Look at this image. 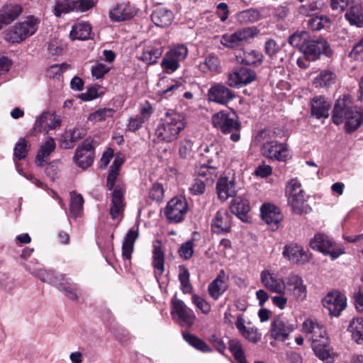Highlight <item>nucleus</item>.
Segmentation results:
<instances>
[{"mask_svg": "<svg viewBox=\"0 0 363 363\" xmlns=\"http://www.w3.org/2000/svg\"><path fill=\"white\" fill-rule=\"evenodd\" d=\"M332 119L336 125L345 121L346 132L352 133L363 123V109L354 106L350 96L344 95L335 101Z\"/></svg>", "mask_w": 363, "mask_h": 363, "instance_id": "obj_1", "label": "nucleus"}, {"mask_svg": "<svg viewBox=\"0 0 363 363\" xmlns=\"http://www.w3.org/2000/svg\"><path fill=\"white\" fill-rule=\"evenodd\" d=\"M279 130L264 128L257 133L256 140L261 144L260 152L264 157L274 161H285L288 157V148L285 143L276 138Z\"/></svg>", "mask_w": 363, "mask_h": 363, "instance_id": "obj_2", "label": "nucleus"}, {"mask_svg": "<svg viewBox=\"0 0 363 363\" xmlns=\"http://www.w3.org/2000/svg\"><path fill=\"white\" fill-rule=\"evenodd\" d=\"M185 126V118L182 114L167 112L157 125L155 135L160 141L170 143L177 138Z\"/></svg>", "mask_w": 363, "mask_h": 363, "instance_id": "obj_3", "label": "nucleus"}, {"mask_svg": "<svg viewBox=\"0 0 363 363\" xmlns=\"http://www.w3.org/2000/svg\"><path fill=\"white\" fill-rule=\"evenodd\" d=\"M211 121L214 128L223 134H230V140L238 142L240 138V122L235 112L220 111L212 116Z\"/></svg>", "mask_w": 363, "mask_h": 363, "instance_id": "obj_4", "label": "nucleus"}, {"mask_svg": "<svg viewBox=\"0 0 363 363\" xmlns=\"http://www.w3.org/2000/svg\"><path fill=\"white\" fill-rule=\"evenodd\" d=\"M39 20L31 16L26 21L17 23L5 32V40L11 43H20L38 30Z\"/></svg>", "mask_w": 363, "mask_h": 363, "instance_id": "obj_5", "label": "nucleus"}, {"mask_svg": "<svg viewBox=\"0 0 363 363\" xmlns=\"http://www.w3.org/2000/svg\"><path fill=\"white\" fill-rule=\"evenodd\" d=\"M118 174V172L110 169L107 177V188L110 191L113 190L111 194V206L110 208V215L112 219L118 218L123 213L125 207V189L120 185L114 187Z\"/></svg>", "mask_w": 363, "mask_h": 363, "instance_id": "obj_6", "label": "nucleus"}, {"mask_svg": "<svg viewBox=\"0 0 363 363\" xmlns=\"http://www.w3.org/2000/svg\"><path fill=\"white\" fill-rule=\"evenodd\" d=\"M189 54V50L184 44H176L169 48L162 58L160 66L162 71L168 74L176 72L184 62Z\"/></svg>", "mask_w": 363, "mask_h": 363, "instance_id": "obj_7", "label": "nucleus"}, {"mask_svg": "<svg viewBox=\"0 0 363 363\" xmlns=\"http://www.w3.org/2000/svg\"><path fill=\"white\" fill-rule=\"evenodd\" d=\"M310 246L312 249L330 256L332 259H335L345 253L344 248L323 233L315 234L310 241Z\"/></svg>", "mask_w": 363, "mask_h": 363, "instance_id": "obj_8", "label": "nucleus"}, {"mask_svg": "<svg viewBox=\"0 0 363 363\" xmlns=\"http://www.w3.org/2000/svg\"><path fill=\"white\" fill-rule=\"evenodd\" d=\"M171 314L173 320L182 327H191L196 319L192 309L189 308L183 301L177 298H174L172 301Z\"/></svg>", "mask_w": 363, "mask_h": 363, "instance_id": "obj_9", "label": "nucleus"}, {"mask_svg": "<svg viewBox=\"0 0 363 363\" xmlns=\"http://www.w3.org/2000/svg\"><path fill=\"white\" fill-rule=\"evenodd\" d=\"M188 211V204L183 197H174L168 201L164 209V214L169 223L182 222Z\"/></svg>", "mask_w": 363, "mask_h": 363, "instance_id": "obj_10", "label": "nucleus"}, {"mask_svg": "<svg viewBox=\"0 0 363 363\" xmlns=\"http://www.w3.org/2000/svg\"><path fill=\"white\" fill-rule=\"evenodd\" d=\"M301 52L309 61L316 60L322 54L326 56H330L331 54L329 44L322 38L312 39L309 38L305 45L302 47Z\"/></svg>", "mask_w": 363, "mask_h": 363, "instance_id": "obj_11", "label": "nucleus"}, {"mask_svg": "<svg viewBox=\"0 0 363 363\" xmlns=\"http://www.w3.org/2000/svg\"><path fill=\"white\" fill-rule=\"evenodd\" d=\"M286 291L296 301L301 302L306 298L307 287L303 279L295 274H290L286 278Z\"/></svg>", "mask_w": 363, "mask_h": 363, "instance_id": "obj_12", "label": "nucleus"}, {"mask_svg": "<svg viewBox=\"0 0 363 363\" xmlns=\"http://www.w3.org/2000/svg\"><path fill=\"white\" fill-rule=\"evenodd\" d=\"M94 158V148L92 145V141L90 139H86L83 143L76 149L74 160L78 167L85 169L92 164Z\"/></svg>", "mask_w": 363, "mask_h": 363, "instance_id": "obj_13", "label": "nucleus"}, {"mask_svg": "<svg viewBox=\"0 0 363 363\" xmlns=\"http://www.w3.org/2000/svg\"><path fill=\"white\" fill-rule=\"evenodd\" d=\"M260 281L263 286L271 292L278 294H285L286 282L274 272L269 269L263 270L260 274Z\"/></svg>", "mask_w": 363, "mask_h": 363, "instance_id": "obj_14", "label": "nucleus"}, {"mask_svg": "<svg viewBox=\"0 0 363 363\" xmlns=\"http://www.w3.org/2000/svg\"><path fill=\"white\" fill-rule=\"evenodd\" d=\"M207 96L209 101L220 105H227L235 97L234 92L221 83L213 84Z\"/></svg>", "mask_w": 363, "mask_h": 363, "instance_id": "obj_15", "label": "nucleus"}, {"mask_svg": "<svg viewBox=\"0 0 363 363\" xmlns=\"http://www.w3.org/2000/svg\"><path fill=\"white\" fill-rule=\"evenodd\" d=\"M323 304L331 315L338 316L347 306V298L339 291H333L325 296Z\"/></svg>", "mask_w": 363, "mask_h": 363, "instance_id": "obj_16", "label": "nucleus"}, {"mask_svg": "<svg viewBox=\"0 0 363 363\" xmlns=\"http://www.w3.org/2000/svg\"><path fill=\"white\" fill-rule=\"evenodd\" d=\"M256 78L257 74L255 71L241 67L228 74L227 83L231 87H238L254 82Z\"/></svg>", "mask_w": 363, "mask_h": 363, "instance_id": "obj_17", "label": "nucleus"}, {"mask_svg": "<svg viewBox=\"0 0 363 363\" xmlns=\"http://www.w3.org/2000/svg\"><path fill=\"white\" fill-rule=\"evenodd\" d=\"M232 216L228 210L219 209L212 219L211 227L213 233L225 235L230 231Z\"/></svg>", "mask_w": 363, "mask_h": 363, "instance_id": "obj_18", "label": "nucleus"}, {"mask_svg": "<svg viewBox=\"0 0 363 363\" xmlns=\"http://www.w3.org/2000/svg\"><path fill=\"white\" fill-rule=\"evenodd\" d=\"M262 219L269 228L274 231L278 229L279 225L282 220V215L279 208L269 203L263 204L260 208Z\"/></svg>", "mask_w": 363, "mask_h": 363, "instance_id": "obj_19", "label": "nucleus"}, {"mask_svg": "<svg viewBox=\"0 0 363 363\" xmlns=\"http://www.w3.org/2000/svg\"><path fill=\"white\" fill-rule=\"evenodd\" d=\"M23 12L20 4L9 3L0 9V30L16 20Z\"/></svg>", "mask_w": 363, "mask_h": 363, "instance_id": "obj_20", "label": "nucleus"}, {"mask_svg": "<svg viewBox=\"0 0 363 363\" xmlns=\"http://www.w3.org/2000/svg\"><path fill=\"white\" fill-rule=\"evenodd\" d=\"M135 14V9L128 2L118 4L109 11V17L114 22L130 20Z\"/></svg>", "mask_w": 363, "mask_h": 363, "instance_id": "obj_21", "label": "nucleus"}, {"mask_svg": "<svg viewBox=\"0 0 363 363\" xmlns=\"http://www.w3.org/2000/svg\"><path fill=\"white\" fill-rule=\"evenodd\" d=\"M294 325L281 318L274 320L271 326L272 337L277 340L284 341L294 330Z\"/></svg>", "mask_w": 363, "mask_h": 363, "instance_id": "obj_22", "label": "nucleus"}, {"mask_svg": "<svg viewBox=\"0 0 363 363\" xmlns=\"http://www.w3.org/2000/svg\"><path fill=\"white\" fill-rule=\"evenodd\" d=\"M303 330L311 340L312 343L315 340L320 341L323 338H328L325 328L316 320H306L303 323Z\"/></svg>", "mask_w": 363, "mask_h": 363, "instance_id": "obj_23", "label": "nucleus"}, {"mask_svg": "<svg viewBox=\"0 0 363 363\" xmlns=\"http://www.w3.org/2000/svg\"><path fill=\"white\" fill-rule=\"evenodd\" d=\"M216 190L218 198L225 201L229 197H233L236 195L238 186L233 178L221 177L217 182Z\"/></svg>", "mask_w": 363, "mask_h": 363, "instance_id": "obj_24", "label": "nucleus"}, {"mask_svg": "<svg viewBox=\"0 0 363 363\" xmlns=\"http://www.w3.org/2000/svg\"><path fill=\"white\" fill-rule=\"evenodd\" d=\"M227 277L224 270H220L216 279L211 281L208 286V291L210 296L218 300L219 297L228 289Z\"/></svg>", "mask_w": 363, "mask_h": 363, "instance_id": "obj_25", "label": "nucleus"}, {"mask_svg": "<svg viewBox=\"0 0 363 363\" xmlns=\"http://www.w3.org/2000/svg\"><path fill=\"white\" fill-rule=\"evenodd\" d=\"M138 230L130 229L127 233L122 245V256L125 267L130 265L131 255L134 250L135 242L138 238Z\"/></svg>", "mask_w": 363, "mask_h": 363, "instance_id": "obj_26", "label": "nucleus"}, {"mask_svg": "<svg viewBox=\"0 0 363 363\" xmlns=\"http://www.w3.org/2000/svg\"><path fill=\"white\" fill-rule=\"evenodd\" d=\"M330 103L324 96H318L313 98L311 102V115L317 119L329 116Z\"/></svg>", "mask_w": 363, "mask_h": 363, "instance_id": "obj_27", "label": "nucleus"}, {"mask_svg": "<svg viewBox=\"0 0 363 363\" xmlns=\"http://www.w3.org/2000/svg\"><path fill=\"white\" fill-rule=\"evenodd\" d=\"M26 269L29 270L33 276L38 277L42 281L50 284L55 287L60 285V281H63L65 279V274L54 271L44 269H38L30 271L29 268L27 267Z\"/></svg>", "mask_w": 363, "mask_h": 363, "instance_id": "obj_28", "label": "nucleus"}, {"mask_svg": "<svg viewBox=\"0 0 363 363\" xmlns=\"http://www.w3.org/2000/svg\"><path fill=\"white\" fill-rule=\"evenodd\" d=\"M283 255L290 261L299 264H304L310 260V255L298 246L286 245L283 251Z\"/></svg>", "mask_w": 363, "mask_h": 363, "instance_id": "obj_29", "label": "nucleus"}, {"mask_svg": "<svg viewBox=\"0 0 363 363\" xmlns=\"http://www.w3.org/2000/svg\"><path fill=\"white\" fill-rule=\"evenodd\" d=\"M236 57L238 61L242 65L258 67L262 63L264 56L258 50L246 49L242 50L236 55Z\"/></svg>", "mask_w": 363, "mask_h": 363, "instance_id": "obj_30", "label": "nucleus"}, {"mask_svg": "<svg viewBox=\"0 0 363 363\" xmlns=\"http://www.w3.org/2000/svg\"><path fill=\"white\" fill-rule=\"evenodd\" d=\"M315 356L322 361L328 363L333 362V356L329 344L328 338H323L320 341L315 340L311 344Z\"/></svg>", "mask_w": 363, "mask_h": 363, "instance_id": "obj_31", "label": "nucleus"}, {"mask_svg": "<svg viewBox=\"0 0 363 363\" xmlns=\"http://www.w3.org/2000/svg\"><path fill=\"white\" fill-rule=\"evenodd\" d=\"M86 130L82 128L75 127L67 130L62 135V146L65 149H71L74 147V144L79 140L86 135Z\"/></svg>", "mask_w": 363, "mask_h": 363, "instance_id": "obj_32", "label": "nucleus"}, {"mask_svg": "<svg viewBox=\"0 0 363 363\" xmlns=\"http://www.w3.org/2000/svg\"><path fill=\"white\" fill-rule=\"evenodd\" d=\"M152 265L155 269V277L159 282L164 272V254L159 242L153 245Z\"/></svg>", "mask_w": 363, "mask_h": 363, "instance_id": "obj_33", "label": "nucleus"}, {"mask_svg": "<svg viewBox=\"0 0 363 363\" xmlns=\"http://www.w3.org/2000/svg\"><path fill=\"white\" fill-rule=\"evenodd\" d=\"M162 52L163 48L162 46L148 45L143 48L138 58L147 65H152L157 62Z\"/></svg>", "mask_w": 363, "mask_h": 363, "instance_id": "obj_34", "label": "nucleus"}, {"mask_svg": "<svg viewBox=\"0 0 363 363\" xmlns=\"http://www.w3.org/2000/svg\"><path fill=\"white\" fill-rule=\"evenodd\" d=\"M232 213L237 216L241 220L246 221L247 220V213L250 210V202L247 199L237 197L233 199L230 206Z\"/></svg>", "mask_w": 363, "mask_h": 363, "instance_id": "obj_35", "label": "nucleus"}, {"mask_svg": "<svg viewBox=\"0 0 363 363\" xmlns=\"http://www.w3.org/2000/svg\"><path fill=\"white\" fill-rule=\"evenodd\" d=\"M152 22L158 27L169 26L173 20V13L166 8H157L151 15Z\"/></svg>", "mask_w": 363, "mask_h": 363, "instance_id": "obj_36", "label": "nucleus"}, {"mask_svg": "<svg viewBox=\"0 0 363 363\" xmlns=\"http://www.w3.org/2000/svg\"><path fill=\"white\" fill-rule=\"evenodd\" d=\"M56 148V143L55 139L52 137L48 139L41 145L35 158V162L38 167L44 165L45 162L48 160L50 154L54 152Z\"/></svg>", "mask_w": 363, "mask_h": 363, "instance_id": "obj_37", "label": "nucleus"}, {"mask_svg": "<svg viewBox=\"0 0 363 363\" xmlns=\"http://www.w3.org/2000/svg\"><path fill=\"white\" fill-rule=\"evenodd\" d=\"M91 26L86 22L75 23L70 31L69 36L72 40H85L91 38Z\"/></svg>", "mask_w": 363, "mask_h": 363, "instance_id": "obj_38", "label": "nucleus"}, {"mask_svg": "<svg viewBox=\"0 0 363 363\" xmlns=\"http://www.w3.org/2000/svg\"><path fill=\"white\" fill-rule=\"evenodd\" d=\"M345 17L351 26L357 28L363 27V8L361 5L350 6L345 13Z\"/></svg>", "mask_w": 363, "mask_h": 363, "instance_id": "obj_39", "label": "nucleus"}, {"mask_svg": "<svg viewBox=\"0 0 363 363\" xmlns=\"http://www.w3.org/2000/svg\"><path fill=\"white\" fill-rule=\"evenodd\" d=\"M347 330L351 333L352 339L357 344H363V318L357 317L350 321Z\"/></svg>", "mask_w": 363, "mask_h": 363, "instance_id": "obj_40", "label": "nucleus"}, {"mask_svg": "<svg viewBox=\"0 0 363 363\" xmlns=\"http://www.w3.org/2000/svg\"><path fill=\"white\" fill-rule=\"evenodd\" d=\"M60 282L61 284L57 286L56 288L61 291L68 298L77 301L79 299V289L77 284L72 282L71 279L66 275L65 280L60 281Z\"/></svg>", "mask_w": 363, "mask_h": 363, "instance_id": "obj_41", "label": "nucleus"}, {"mask_svg": "<svg viewBox=\"0 0 363 363\" xmlns=\"http://www.w3.org/2000/svg\"><path fill=\"white\" fill-rule=\"evenodd\" d=\"M262 18L261 12L257 9H248L238 12L235 19L241 24L253 23Z\"/></svg>", "mask_w": 363, "mask_h": 363, "instance_id": "obj_42", "label": "nucleus"}, {"mask_svg": "<svg viewBox=\"0 0 363 363\" xmlns=\"http://www.w3.org/2000/svg\"><path fill=\"white\" fill-rule=\"evenodd\" d=\"M288 202L294 213L301 215L308 213V207L305 203L304 194L288 196Z\"/></svg>", "mask_w": 363, "mask_h": 363, "instance_id": "obj_43", "label": "nucleus"}, {"mask_svg": "<svg viewBox=\"0 0 363 363\" xmlns=\"http://www.w3.org/2000/svg\"><path fill=\"white\" fill-rule=\"evenodd\" d=\"M183 337L191 347L201 352L210 353L213 352V349L206 342L195 335L183 333Z\"/></svg>", "mask_w": 363, "mask_h": 363, "instance_id": "obj_44", "label": "nucleus"}, {"mask_svg": "<svg viewBox=\"0 0 363 363\" xmlns=\"http://www.w3.org/2000/svg\"><path fill=\"white\" fill-rule=\"evenodd\" d=\"M199 67L204 73L208 72L216 73L219 72L221 69L220 60L215 55H209L206 57L204 62L199 64Z\"/></svg>", "mask_w": 363, "mask_h": 363, "instance_id": "obj_45", "label": "nucleus"}, {"mask_svg": "<svg viewBox=\"0 0 363 363\" xmlns=\"http://www.w3.org/2000/svg\"><path fill=\"white\" fill-rule=\"evenodd\" d=\"M330 25V18L324 15L312 17L307 21L308 28L314 31L329 28Z\"/></svg>", "mask_w": 363, "mask_h": 363, "instance_id": "obj_46", "label": "nucleus"}, {"mask_svg": "<svg viewBox=\"0 0 363 363\" xmlns=\"http://www.w3.org/2000/svg\"><path fill=\"white\" fill-rule=\"evenodd\" d=\"M196 174L199 177L204 178L206 181H213L218 176L217 167L211 164L200 165L196 169Z\"/></svg>", "mask_w": 363, "mask_h": 363, "instance_id": "obj_47", "label": "nucleus"}, {"mask_svg": "<svg viewBox=\"0 0 363 363\" xmlns=\"http://www.w3.org/2000/svg\"><path fill=\"white\" fill-rule=\"evenodd\" d=\"M258 33L259 30L257 28L252 26L238 30L234 33L236 37L238 46H240L242 43L247 42L255 38L258 34Z\"/></svg>", "mask_w": 363, "mask_h": 363, "instance_id": "obj_48", "label": "nucleus"}, {"mask_svg": "<svg viewBox=\"0 0 363 363\" xmlns=\"http://www.w3.org/2000/svg\"><path fill=\"white\" fill-rule=\"evenodd\" d=\"M335 81V74L330 70L325 69L315 78L313 84L316 87L329 86L334 84Z\"/></svg>", "mask_w": 363, "mask_h": 363, "instance_id": "obj_49", "label": "nucleus"}, {"mask_svg": "<svg viewBox=\"0 0 363 363\" xmlns=\"http://www.w3.org/2000/svg\"><path fill=\"white\" fill-rule=\"evenodd\" d=\"M310 36L308 32L304 30H298L291 34L288 40V43L294 48H298L300 51L302 47L308 40Z\"/></svg>", "mask_w": 363, "mask_h": 363, "instance_id": "obj_50", "label": "nucleus"}, {"mask_svg": "<svg viewBox=\"0 0 363 363\" xmlns=\"http://www.w3.org/2000/svg\"><path fill=\"white\" fill-rule=\"evenodd\" d=\"M194 237L186 242L182 243L179 249V256L185 260L191 258L194 254V242L196 240V235H199L197 232H194Z\"/></svg>", "mask_w": 363, "mask_h": 363, "instance_id": "obj_51", "label": "nucleus"}, {"mask_svg": "<svg viewBox=\"0 0 363 363\" xmlns=\"http://www.w3.org/2000/svg\"><path fill=\"white\" fill-rule=\"evenodd\" d=\"M189 277V270L184 266H180L178 279L181 284L180 289L184 294H190L192 291L193 287L190 283Z\"/></svg>", "mask_w": 363, "mask_h": 363, "instance_id": "obj_52", "label": "nucleus"}, {"mask_svg": "<svg viewBox=\"0 0 363 363\" xmlns=\"http://www.w3.org/2000/svg\"><path fill=\"white\" fill-rule=\"evenodd\" d=\"M84 199L80 194L71 193L70 213L75 218L78 217L83 209Z\"/></svg>", "mask_w": 363, "mask_h": 363, "instance_id": "obj_53", "label": "nucleus"}, {"mask_svg": "<svg viewBox=\"0 0 363 363\" xmlns=\"http://www.w3.org/2000/svg\"><path fill=\"white\" fill-rule=\"evenodd\" d=\"M229 350L239 363H247L240 342L235 340L229 342Z\"/></svg>", "mask_w": 363, "mask_h": 363, "instance_id": "obj_54", "label": "nucleus"}, {"mask_svg": "<svg viewBox=\"0 0 363 363\" xmlns=\"http://www.w3.org/2000/svg\"><path fill=\"white\" fill-rule=\"evenodd\" d=\"M74 11L73 0H57L55 6V15L57 17L62 13Z\"/></svg>", "mask_w": 363, "mask_h": 363, "instance_id": "obj_55", "label": "nucleus"}, {"mask_svg": "<svg viewBox=\"0 0 363 363\" xmlns=\"http://www.w3.org/2000/svg\"><path fill=\"white\" fill-rule=\"evenodd\" d=\"M103 94V87L95 85L89 88L86 92L80 94L79 98L84 101H89L99 98Z\"/></svg>", "mask_w": 363, "mask_h": 363, "instance_id": "obj_56", "label": "nucleus"}, {"mask_svg": "<svg viewBox=\"0 0 363 363\" xmlns=\"http://www.w3.org/2000/svg\"><path fill=\"white\" fill-rule=\"evenodd\" d=\"M202 157L208 164H212L218 158V147L215 145H206L201 152Z\"/></svg>", "mask_w": 363, "mask_h": 363, "instance_id": "obj_57", "label": "nucleus"}, {"mask_svg": "<svg viewBox=\"0 0 363 363\" xmlns=\"http://www.w3.org/2000/svg\"><path fill=\"white\" fill-rule=\"evenodd\" d=\"M69 67V65L65 62L52 65L47 69V76L49 78L57 79L63 74L64 72L67 70Z\"/></svg>", "mask_w": 363, "mask_h": 363, "instance_id": "obj_58", "label": "nucleus"}, {"mask_svg": "<svg viewBox=\"0 0 363 363\" xmlns=\"http://www.w3.org/2000/svg\"><path fill=\"white\" fill-rule=\"evenodd\" d=\"M193 142L189 139H184L179 143V154L182 159H188L191 157Z\"/></svg>", "mask_w": 363, "mask_h": 363, "instance_id": "obj_59", "label": "nucleus"}, {"mask_svg": "<svg viewBox=\"0 0 363 363\" xmlns=\"http://www.w3.org/2000/svg\"><path fill=\"white\" fill-rule=\"evenodd\" d=\"M264 53L270 58H273L280 51V47L275 40L268 38L264 43Z\"/></svg>", "mask_w": 363, "mask_h": 363, "instance_id": "obj_60", "label": "nucleus"}, {"mask_svg": "<svg viewBox=\"0 0 363 363\" xmlns=\"http://www.w3.org/2000/svg\"><path fill=\"white\" fill-rule=\"evenodd\" d=\"M286 194L288 196L298 194H304L303 190L301 189V182L296 178L291 179L287 182Z\"/></svg>", "mask_w": 363, "mask_h": 363, "instance_id": "obj_61", "label": "nucleus"}, {"mask_svg": "<svg viewBox=\"0 0 363 363\" xmlns=\"http://www.w3.org/2000/svg\"><path fill=\"white\" fill-rule=\"evenodd\" d=\"M192 303L199 309L203 314H208L211 311V305L201 296L194 294L191 297Z\"/></svg>", "mask_w": 363, "mask_h": 363, "instance_id": "obj_62", "label": "nucleus"}, {"mask_svg": "<svg viewBox=\"0 0 363 363\" xmlns=\"http://www.w3.org/2000/svg\"><path fill=\"white\" fill-rule=\"evenodd\" d=\"M27 143L24 138H21L16 144L14 147V157L18 160H23L27 156Z\"/></svg>", "mask_w": 363, "mask_h": 363, "instance_id": "obj_63", "label": "nucleus"}, {"mask_svg": "<svg viewBox=\"0 0 363 363\" xmlns=\"http://www.w3.org/2000/svg\"><path fill=\"white\" fill-rule=\"evenodd\" d=\"M164 190L162 185L160 183H155L150 190V198L155 201L160 202L163 199Z\"/></svg>", "mask_w": 363, "mask_h": 363, "instance_id": "obj_64", "label": "nucleus"}]
</instances>
